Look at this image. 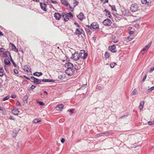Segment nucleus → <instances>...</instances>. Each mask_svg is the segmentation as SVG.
<instances>
[{
	"instance_id": "5fc2aeb1",
	"label": "nucleus",
	"mask_w": 154,
	"mask_h": 154,
	"mask_svg": "<svg viewBox=\"0 0 154 154\" xmlns=\"http://www.w3.org/2000/svg\"><path fill=\"white\" fill-rule=\"evenodd\" d=\"M75 110V109H70L69 110V112H70V114H72L74 112L73 111Z\"/></svg>"
},
{
	"instance_id": "4d7b16f0",
	"label": "nucleus",
	"mask_w": 154,
	"mask_h": 154,
	"mask_svg": "<svg viewBox=\"0 0 154 154\" xmlns=\"http://www.w3.org/2000/svg\"><path fill=\"white\" fill-rule=\"evenodd\" d=\"M16 97V96L15 94H13L11 95V97L12 98H15Z\"/></svg>"
},
{
	"instance_id": "6e6d98bb",
	"label": "nucleus",
	"mask_w": 154,
	"mask_h": 154,
	"mask_svg": "<svg viewBox=\"0 0 154 154\" xmlns=\"http://www.w3.org/2000/svg\"><path fill=\"white\" fill-rule=\"evenodd\" d=\"M129 33L130 35H133L134 34V31H129Z\"/></svg>"
},
{
	"instance_id": "f3484780",
	"label": "nucleus",
	"mask_w": 154,
	"mask_h": 154,
	"mask_svg": "<svg viewBox=\"0 0 154 154\" xmlns=\"http://www.w3.org/2000/svg\"><path fill=\"white\" fill-rule=\"evenodd\" d=\"M64 107V105L63 104H60L57 105L56 107V109L58 111H60L62 110Z\"/></svg>"
},
{
	"instance_id": "603ef678",
	"label": "nucleus",
	"mask_w": 154,
	"mask_h": 154,
	"mask_svg": "<svg viewBox=\"0 0 154 154\" xmlns=\"http://www.w3.org/2000/svg\"><path fill=\"white\" fill-rule=\"evenodd\" d=\"M14 72L15 74H17L18 73L17 70L16 69H14Z\"/></svg>"
},
{
	"instance_id": "f8f14e48",
	"label": "nucleus",
	"mask_w": 154,
	"mask_h": 154,
	"mask_svg": "<svg viewBox=\"0 0 154 154\" xmlns=\"http://www.w3.org/2000/svg\"><path fill=\"white\" fill-rule=\"evenodd\" d=\"M62 17L63 18V20L66 22L68 21L69 19V16H68L67 14L64 12H63L62 13Z\"/></svg>"
},
{
	"instance_id": "423d86ee",
	"label": "nucleus",
	"mask_w": 154,
	"mask_h": 154,
	"mask_svg": "<svg viewBox=\"0 0 154 154\" xmlns=\"http://www.w3.org/2000/svg\"><path fill=\"white\" fill-rule=\"evenodd\" d=\"M40 6L42 10L45 11H47V5L45 3V2L44 3L40 2Z\"/></svg>"
},
{
	"instance_id": "49530a36",
	"label": "nucleus",
	"mask_w": 154,
	"mask_h": 154,
	"mask_svg": "<svg viewBox=\"0 0 154 154\" xmlns=\"http://www.w3.org/2000/svg\"><path fill=\"white\" fill-rule=\"evenodd\" d=\"M9 98V96H7L5 97L2 100L3 101H5L6 100H8Z\"/></svg>"
},
{
	"instance_id": "a18cd8bd",
	"label": "nucleus",
	"mask_w": 154,
	"mask_h": 154,
	"mask_svg": "<svg viewBox=\"0 0 154 154\" xmlns=\"http://www.w3.org/2000/svg\"><path fill=\"white\" fill-rule=\"evenodd\" d=\"M111 10L112 11H116V7L115 5H112V6L111 7Z\"/></svg>"
},
{
	"instance_id": "b1692460",
	"label": "nucleus",
	"mask_w": 154,
	"mask_h": 154,
	"mask_svg": "<svg viewBox=\"0 0 154 154\" xmlns=\"http://www.w3.org/2000/svg\"><path fill=\"white\" fill-rule=\"evenodd\" d=\"M61 3L63 5L66 6V7H68L69 5V4L68 2L66 1L65 0H61Z\"/></svg>"
},
{
	"instance_id": "4468645a",
	"label": "nucleus",
	"mask_w": 154,
	"mask_h": 154,
	"mask_svg": "<svg viewBox=\"0 0 154 154\" xmlns=\"http://www.w3.org/2000/svg\"><path fill=\"white\" fill-rule=\"evenodd\" d=\"M86 27L85 28V30L86 32L88 33V34H89L90 35H91V31H90V26L88 25H87L86 26Z\"/></svg>"
},
{
	"instance_id": "412c9836",
	"label": "nucleus",
	"mask_w": 154,
	"mask_h": 154,
	"mask_svg": "<svg viewBox=\"0 0 154 154\" xmlns=\"http://www.w3.org/2000/svg\"><path fill=\"white\" fill-rule=\"evenodd\" d=\"M19 130L18 129H17V130H14L13 131V133L12 134V136L13 137H15L17 135V134L18 133V132L19 131Z\"/></svg>"
},
{
	"instance_id": "c756f323",
	"label": "nucleus",
	"mask_w": 154,
	"mask_h": 154,
	"mask_svg": "<svg viewBox=\"0 0 154 154\" xmlns=\"http://www.w3.org/2000/svg\"><path fill=\"white\" fill-rule=\"evenodd\" d=\"M103 12H106V13L109 16V18H111V15L109 11H108L106 9L104 11H103Z\"/></svg>"
},
{
	"instance_id": "1a4fd4ad",
	"label": "nucleus",
	"mask_w": 154,
	"mask_h": 154,
	"mask_svg": "<svg viewBox=\"0 0 154 154\" xmlns=\"http://www.w3.org/2000/svg\"><path fill=\"white\" fill-rule=\"evenodd\" d=\"M71 58L75 61H77L79 59L78 53L75 52L72 54Z\"/></svg>"
},
{
	"instance_id": "0eeeda50",
	"label": "nucleus",
	"mask_w": 154,
	"mask_h": 154,
	"mask_svg": "<svg viewBox=\"0 0 154 154\" xmlns=\"http://www.w3.org/2000/svg\"><path fill=\"white\" fill-rule=\"evenodd\" d=\"M103 23L105 26H110L112 24V22L110 19L107 18L103 21Z\"/></svg>"
},
{
	"instance_id": "13d9d810",
	"label": "nucleus",
	"mask_w": 154,
	"mask_h": 154,
	"mask_svg": "<svg viewBox=\"0 0 154 154\" xmlns=\"http://www.w3.org/2000/svg\"><path fill=\"white\" fill-rule=\"evenodd\" d=\"M51 3L54 4H57V2L55 1H54L53 0H51Z\"/></svg>"
},
{
	"instance_id": "de8ad7c7",
	"label": "nucleus",
	"mask_w": 154,
	"mask_h": 154,
	"mask_svg": "<svg viewBox=\"0 0 154 154\" xmlns=\"http://www.w3.org/2000/svg\"><path fill=\"white\" fill-rule=\"evenodd\" d=\"M154 89V86L153 87H151L150 88H149V89H148V91L149 92H150L151 91H152Z\"/></svg>"
},
{
	"instance_id": "20e7f679",
	"label": "nucleus",
	"mask_w": 154,
	"mask_h": 154,
	"mask_svg": "<svg viewBox=\"0 0 154 154\" xmlns=\"http://www.w3.org/2000/svg\"><path fill=\"white\" fill-rule=\"evenodd\" d=\"M74 71L73 68H69L68 67V69L66 70V73L68 75H72L74 73Z\"/></svg>"
},
{
	"instance_id": "0e129e2a",
	"label": "nucleus",
	"mask_w": 154,
	"mask_h": 154,
	"mask_svg": "<svg viewBox=\"0 0 154 154\" xmlns=\"http://www.w3.org/2000/svg\"><path fill=\"white\" fill-rule=\"evenodd\" d=\"M9 119H10L14 120V117L12 116H11L9 117Z\"/></svg>"
},
{
	"instance_id": "2eb2a0df",
	"label": "nucleus",
	"mask_w": 154,
	"mask_h": 154,
	"mask_svg": "<svg viewBox=\"0 0 154 154\" xmlns=\"http://www.w3.org/2000/svg\"><path fill=\"white\" fill-rule=\"evenodd\" d=\"M62 17V14H60L59 13L55 12L54 14V17L56 19L59 20Z\"/></svg>"
},
{
	"instance_id": "79ce46f5",
	"label": "nucleus",
	"mask_w": 154,
	"mask_h": 154,
	"mask_svg": "<svg viewBox=\"0 0 154 154\" xmlns=\"http://www.w3.org/2000/svg\"><path fill=\"white\" fill-rule=\"evenodd\" d=\"M36 88V86L34 85H32L30 88L28 89L29 90L33 91V89Z\"/></svg>"
},
{
	"instance_id": "5701e85b",
	"label": "nucleus",
	"mask_w": 154,
	"mask_h": 154,
	"mask_svg": "<svg viewBox=\"0 0 154 154\" xmlns=\"http://www.w3.org/2000/svg\"><path fill=\"white\" fill-rule=\"evenodd\" d=\"M107 134H108V132H107L106 131L104 133H102L98 134L97 135L98 137H102L104 136L105 135L107 136Z\"/></svg>"
},
{
	"instance_id": "393cba45",
	"label": "nucleus",
	"mask_w": 154,
	"mask_h": 154,
	"mask_svg": "<svg viewBox=\"0 0 154 154\" xmlns=\"http://www.w3.org/2000/svg\"><path fill=\"white\" fill-rule=\"evenodd\" d=\"M114 16L115 17V18H116L118 20H120L122 19V16L119 15L117 14H113Z\"/></svg>"
},
{
	"instance_id": "680f3d73",
	"label": "nucleus",
	"mask_w": 154,
	"mask_h": 154,
	"mask_svg": "<svg viewBox=\"0 0 154 154\" xmlns=\"http://www.w3.org/2000/svg\"><path fill=\"white\" fill-rule=\"evenodd\" d=\"M74 24L76 25L79 28L80 27V26L78 24L77 22H75L74 23Z\"/></svg>"
},
{
	"instance_id": "864d4df0",
	"label": "nucleus",
	"mask_w": 154,
	"mask_h": 154,
	"mask_svg": "<svg viewBox=\"0 0 154 154\" xmlns=\"http://www.w3.org/2000/svg\"><path fill=\"white\" fill-rule=\"evenodd\" d=\"M69 7L70 9L71 10V11L72 12H73V8H72V7L69 4L68 6Z\"/></svg>"
},
{
	"instance_id": "338daca9",
	"label": "nucleus",
	"mask_w": 154,
	"mask_h": 154,
	"mask_svg": "<svg viewBox=\"0 0 154 154\" xmlns=\"http://www.w3.org/2000/svg\"><path fill=\"white\" fill-rule=\"evenodd\" d=\"M146 76H147V75H146L143 78V79L142 80V81L143 82L145 80V79H146Z\"/></svg>"
},
{
	"instance_id": "bf43d9fd",
	"label": "nucleus",
	"mask_w": 154,
	"mask_h": 154,
	"mask_svg": "<svg viewBox=\"0 0 154 154\" xmlns=\"http://www.w3.org/2000/svg\"><path fill=\"white\" fill-rule=\"evenodd\" d=\"M2 111V112L3 113V114H5L6 113V111L3 108V109H2V110H1Z\"/></svg>"
},
{
	"instance_id": "c85d7f7f",
	"label": "nucleus",
	"mask_w": 154,
	"mask_h": 154,
	"mask_svg": "<svg viewBox=\"0 0 154 154\" xmlns=\"http://www.w3.org/2000/svg\"><path fill=\"white\" fill-rule=\"evenodd\" d=\"M144 102L143 101L141 102H140V104L139 106V109L140 110H142L143 107V106L144 104Z\"/></svg>"
},
{
	"instance_id": "37998d69",
	"label": "nucleus",
	"mask_w": 154,
	"mask_h": 154,
	"mask_svg": "<svg viewBox=\"0 0 154 154\" xmlns=\"http://www.w3.org/2000/svg\"><path fill=\"white\" fill-rule=\"evenodd\" d=\"M50 79H42V81L43 82H49L50 81Z\"/></svg>"
},
{
	"instance_id": "8fccbe9b",
	"label": "nucleus",
	"mask_w": 154,
	"mask_h": 154,
	"mask_svg": "<svg viewBox=\"0 0 154 154\" xmlns=\"http://www.w3.org/2000/svg\"><path fill=\"white\" fill-rule=\"evenodd\" d=\"M134 26L137 28H140L139 24L138 23H136L134 25Z\"/></svg>"
},
{
	"instance_id": "cd10ccee",
	"label": "nucleus",
	"mask_w": 154,
	"mask_h": 154,
	"mask_svg": "<svg viewBox=\"0 0 154 154\" xmlns=\"http://www.w3.org/2000/svg\"><path fill=\"white\" fill-rule=\"evenodd\" d=\"M104 55V57L106 59H108L110 57L109 54V53L108 52H107V51H106Z\"/></svg>"
},
{
	"instance_id": "9d476101",
	"label": "nucleus",
	"mask_w": 154,
	"mask_h": 154,
	"mask_svg": "<svg viewBox=\"0 0 154 154\" xmlns=\"http://www.w3.org/2000/svg\"><path fill=\"white\" fill-rule=\"evenodd\" d=\"M83 32H84V30L82 29L81 28L76 29L74 34L79 36L81 34H83Z\"/></svg>"
},
{
	"instance_id": "a211bd4d",
	"label": "nucleus",
	"mask_w": 154,
	"mask_h": 154,
	"mask_svg": "<svg viewBox=\"0 0 154 154\" xmlns=\"http://www.w3.org/2000/svg\"><path fill=\"white\" fill-rule=\"evenodd\" d=\"M2 54L5 55V57H8V58H10L11 57L10 52L8 51L4 52Z\"/></svg>"
},
{
	"instance_id": "9b49d317",
	"label": "nucleus",
	"mask_w": 154,
	"mask_h": 154,
	"mask_svg": "<svg viewBox=\"0 0 154 154\" xmlns=\"http://www.w3.org/2000/svg\"><path fill=\"white\" fill-rule=\"evenodd\" d=\"M108 49L109 51L113 53H115L117 51L116 50V46L115 45L110 46L109 47Z\"/></svg>"
},
{
	"instance_id": "ddd939ff",
	"label": "nucleus",
	"mask_w": 154,
	"mask_h": 154,
	"mask_svg": "<svg viewBox=\"0 0 154 154\" xmlns=\"http://www.w3.org/2000/svg\"><path fill=\"white\" fill-rule=\"evenodd\" d=\"M77 17L80 21L82 20L85 18V17L82 12H81L79 15H78Z\"/></svg>"
},
{
	"instance_id": "6e6552de",
	"label": "nucleus",
	"mask_w": 154,
	"mask_h": 154,
	"mask_svg": "<svg viewBox=\"0 0 154 154\" xmlns=\"http://www.w3.org/2000/svg\"><path fill=\"white\" fill-rule=\"evenodd\" d=\"M152 44V42H149L148 45H146L144 46V47L143 48V50L141 51V53L143 54L144 53V51H147L148 49H149V47H150Z\"/></svg>"
},
{
	"instance_id": "052dcab7",
	"label": "nucleus",
	"mask_w": 154,
	"mask_h": 154,
	"mask_svg": "<svg viewBox=\"0 0 154 154\" xmlns=\"http://www.w3.org/2000/svg\"><path fill=\"white\" fill-rule=\"evenodd\" d=\"M65 139L63 138H62L61 139V142L62 143H64L65 142Z\"/></svg>"
},
{
	"instance_id": "473e14b6",
	"label": "nucleus",
	"mask_w": 154,
	"mask_h": 154,
	"mask_svg": "<svg viewBox=\"0 0 154 154\" xmlns=\"http://www.w3.org/2000/svg\"><path fill=\"white\" fill-rule=\"evenodd\" d=\"M116 65V63L112 62L110 63V66L111 68H113Z\"/></svg>"
},
{
	"instance_id": "774afa93",
	"label": "nucleus",
	"mask_w": 154,
	"mask_h": 154,
	"mask_svg": "<svg viewBox=\"0 0 154 154\" xmlns=\"http://www.w3.org/2000/svg\"><path fill=\"white\" fill-rule=\"evenodd\" d=\"M151 2H147V3H146V4L148 6H149L151 5Z\"/></svg>"
},
{
	"instance_id": "2f4dec72",
	"label": "nucleus",
	"mask_w": 154,
	"mask_h": 154,
	"mask_svg": "<svg viewBox=\"0 0 154 154\" xmlns=\"http://www.w3.org/2000/svg\"><path fill=\"white\" fill-rule=\"evenodd\" d=\"M28 96L27 95H26L24 96V97H23V100H24V103H25V101L26 102V103L27 102V100H28Z\"/></svg>"
},
{
	"instance_id": "e2e57ef3",
	"label": "nucleus",
	"mask_w": 154,
	"mask_h": 154,
	"mask_svg": "<svg viewBox=\"0 0 154 154\" xmlns=\"http://www.w3.org/2000/svg\"><path fill=\"white\" fill-rule=\"evenodd\" d=\"M23 77L24 78H25V79L29 80H30V79L28 77H27L26 76V75H24L23 76Z\"/></svg>"
},
{
	"instance_id": "7ed1b4c3",
	"label": "nucleus",
	"mask_w": 154,
	"mask_h": 154,
	"mask_svg": "<svg viewBox=\"0 0 154 154\" xmlns=\"http://www.w3.org/2000/svg\"><path fill=\"white\" fill-rule=\"evenodd\" d=\"M31 79L33 80L31 81V82L35 84L36 85H38L41 84L42 79H37L34 76H31L30 77Z\"/></svg>"
},
{
	"instance_id": "7c9ffc66",
	"label": "nucleus",
	"mask_w": 154,
	"mask_h": 154,
	"mask_svg": "<svg viewBox=\"0 0 154 154\" xmlns=\"http://www.w3.org/2000/svg\"><path fill=\"white\" fill-rule=\"evenodd\" d=\"M40 122H41V120H39V119H36L33 120V124H36Z\"/></svg>"
},
{
	"instance_id": "39448f33",
	"label": "nucleus",
	"mask_w": 154,
	"mask_h": 154,
	"mask_svg": "<svg viewBox=\"0 0 154 154\" xmlns=\"http://www.w3.org/2000/svg\"><path fill=\"white\" fill-rule=\"evenodd\" d=\"M90 29H99V26L97 22H94L92 23L90 26Z\"/></svg>"
},
{
	"instance_id": "a878e982",
	"label": "nucleus",
	"mask_w": 154,
	"mask_h": 154,
	"mask_svg": "<svg viewBox=\"0 0 154 154\" xmlns=\"http://www.w3.org/2000/svg\"><path fill=\"white\" fill-rule=\"evenodd\" d=\"M11 112L14 114L16 115L19 113V111L18 109H15L11 110Z\"/></svg>"
},
{
	"instance_id": "dca6fc26",
	"label": "nucleus",
	"mask_w": 154,
	"mask_h": 154,
	"mask_svg": "<svg viewBox=\"0 0 154 154\" xmlns=\"http://www.w3.org/2000/svg\"><path fill=\"white\" fill-rule=\"evenodd\" d=\"M65 67L67 69H68V67L69 68H73L74 66L72 64L68 62L65 64Z\"/></svg>"
},
{
	"instance_id": "f03ea898",
	"label": "nucleus",
	"mask_w": 154,
	"mask_h": 154,
	"mask_svg": "<svg viewBox=\"0 0 154 154\" xmlns=\"http://www.w3.org/2000/svg\"><path fill=\"white\" fill-rule=\"evenodd\" d=\"M79 54V58L81 57L82 59L84 60L86 59L88 56V53L85 52L84 50H82L80 51Z\"/></svg>"
},
{
	"instance_id": "4c0bfd02",
	"label": "nucleus",
	"mask_w": 154,
	"mask_h": 154,
	"mask_svg": "<svg viewBox=\"0 0 154 154\" xmlns=\"http://www.w3.org/2000/svg\"><path fill=\"white\" fill-rule=\"evenodd\" d=\"M65 76L63 75H60L58 76V79H62L65 78Z\"/></svg>"
},
{
	"instance_id": "bb28decb",
	"label": "nucleus",
	"mask_w": 154,
	"mask_h": 154,
	"mask_svg": "<svg viewBox=\"0 0 154 154\" xmlns=\"http://www.w3.org/2000/svg\"><path fill=\"white\" fill-rule=\"evenodd\" d=\"M4 70L2 67L0 68V76L1 77L2 76L4 75Z\"/></svg>"
},
{
	"instance_id": "4be33fe9",
	"label": "nucleus",
	"mask_w": 154,
	"mask_h": 154,
	"mask_svg": "<svg viewBox=\"0 0 154 154\" xmlns=\"http://www.w3.org/2000/svg\"><path fill=\"white\" fill-rule=\"evenodd\" d=\"M43 74V73L41 72H36L33 73V75L35 76H37L38 77H39L41 75H42Z\"/></svg>"
},
{
	"instance_id": "58836bf2",
	"label": "nucleus",
	"mask_w": 154,
	"mask_h": 154,
	"mask_svg": "<svg viewBox=\"0 0 154 154\" xmlns=\"http://www.w3.org/2000/svg\"><path fill=\"white\" fill-rule=\"evenodd\" d=\"M67 15L69 16V17L70 18H72L73 17V15L70 12H69L68 13L66 14Z\"/></svg>"
},
{
	"instance_id": "6ab92c4d",
	"label": "nucleus",
	"mask_w": 154,
	"mask_h": 154,
	"mask_svg": "<svg viewBox=\"0 0 154 154\" xmlns=\"http://www.w3.org/2000/svg\"><path fill=\"white\" fill-rule=\"evenodd\" d=\"M123 15L126 16H128L129 15V11L128 10L124 9L122 11Z\"/></svg>"
},
{
	"instance_id": "aec40b11",
	"label": "nucleus",
	"mask_w": 154,
	"mask_h": 154,
	"mask_svg": "<svg viewBox=\"0 0 154 154\" xmlns=\"http://www.w3.org/2000/svg\"><path fill=\"white\" fill-rule=\"evenodd\" d=\"M4 62L5 65H7L8 66H10L11 65V63L8 58H5L4 60Z\"/></svg>"
},
{
	"instance_id": "e433bc0d",
	"label": "nucleus",
	"mask_w": 154,
	"mask_h": 154,
	"mask_svg": "<svg viewBox=\"0 0 154 154\" xmlns=\"http://www.w3.org/2000/svg\"><path fill=\"white\" fill-rule=\"evenodd\" d=\"M78 65H77V64L76 63V64H75L74 66V70H77L79 69V68Z\"/></svg>"
},
{
	"instance_id": "ea45409f",
	"label": "nucleus",
	"mask_w": 154,
	"mask_h": 154,
	"mask_svg": "<svg viewBox=\"0 0 154 154\" xmlns=\"http://www.w3.org/2000/svg\"><path fill=\"white\" fill-rule=\"evenodd\" d=\"M137 90L136 89H135L134 90L132 91L131 93V94L132 95H134L137 94Z\"/></svg>"
},
{
	"instance_id": "72a5a7b5",
	"label": "nucleus",
	"mask_w": 154,
	"mask_h": 154,
	"mask_svg": "<svg viewBox=\"0 0 154 154\" xmlns=\"http://www.w3.org/2000/svg\"><path fill=\"white\" fill-rule=\"evenodd\" d=\"M10 60V61L12 62V63H13V65L15 67H16L17 66V65L15 64V63L14 62V60H13L12 58L11 57L9 58Z\"/></svg>"
},
{
	"instance_id": "c03bdc74",
	"label": "nucleus",
	"mask_w": 154,
	"mask_h": 154,
	"mask_svg": "<svg viewBox=\"0 0 154 154\" xmlns=\"http://www.w3.org/2000/svg\"><path fill=\"white\" fill-rule=\"evenodd\" d=\"M117 27V25L116 23H114L111 26V27L112 28H116Z\"/></svg>"
},
{
	"instance_id": "c9c22d12",
	"label": "nucleus",
	"mask_w": 154,
	"mask_h": 154,
	"mask_svg": "<svg viewBox=\"0 0 154 154\" xmlns=\"http://www.w3.org/2000/svg\"><path fill=\"white\" fill-rule=\"evenodd\" d=\"M83 62V60H80V61H78L77 62H76L75 63H76L77 64V65H82Z\"/></svg>"
},
{
	"instance_id": "f704fd0d",
	"label": "nucleus",
	"mask_w": 154,
	"mask_h": 154,
	"mask_svg": "<svg viewBox=\"0 0 154 154\" xmlns=\"http://www.w3.org/2000/svg\"><path fill=\"white\" fill-rule=\"evenodd\" d=\"M37 103H38L39 105L41 106H44L45 105V103L43 102L40 101H39L38 100L37 101Z\"/></svg>"
},
{
	"instance_id": "f257e3e1",
	"label": "nucleus",
	"mask_w": 154,
	"mask_h": 154,
	"mask_svg": "<svg viewBox=\"0 0 154 154\" xmlns=\"http://www.w3.org/2000/svg\"><path fill=\"white\" fill-rule=\"evenodd\" d=\"M138 5L136 3L132 4L131 6L130 10L131 12H134L138 10L139 7Z\"/></svg>"
},
{
	"instance_id": "a19ab883",
	"label": "nucleus",
	"mask_w": 154,
	"mask_h": 154,
	"mask_svg": "<svg viewBox=\"0 0 154 154\" xmlns=\"http://www.w3.org/2000/svg\"><path fill=\"white\" fill-rule=\"evenodd\" d=\"M75 1L74 2L73 4H74V7L75 8L76 7L77 5H78L79 2H78L76 0H75Z\"/></svg>"
},
{
	"instance_id": "69168bd1",
	"label": "nucleus",
	"mask_w": 154,
	"mask_h": 154,
	"mask_svg": "<svg viewBox=\"0 0 154 154\" xmlns=\"http://www.w3.org/2000/svg\"><path fill=\"white\" fill-rule=\"evenodd\" d=\"M148 125H153V123L152 121H149L148 122Z\"/></svg>"
},
{
	"instance_id": "3c124183",
	"label": "nucleus",
	"mask_w": 154,
	"mask_h": 154,
	"mask_svg": "<svg viewBox=\"0 0 154 154\" xmlns=\"http://www.w3.org/2000/svg\"><path fill=\"white\" fill-rule=\"evenodd\" d=\"M141 2L143 4H146L147 3V0H141Z\"/></svg>"
},
{
	"instance_id": "09e8293b",
	"label": "nucleus",
	"mask_w": 154,
	"mask_h": 154,
	"mask_svg": "<svg viewBox=\"0 0 154 154\" xmlns=\"http://www.w3.org/2000/svg\"><path fill=\"white\" fill-rule=\"evenodd\" d=\"M10 44L12 46L11 47H12V50L14 49V48H16V46L13 44H12L11 43H10Z\"/></svg>"
}]
</instances>
